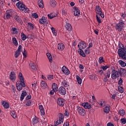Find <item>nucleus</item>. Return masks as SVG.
Wrapping results in <instances>:
<instances>
[{
	"label": "nucleus",
	"instance_id": "nucleus-55",
	"mask_svg": "<svg viewBox=\"0 0 126 126\" xmlns=\"http://www.w3.org/2000/svg\"><path fill=\"white\" fill-rule=\"evenodd\" d=\"M121 122L123 124V125H126V118H122L121 119Z\"/></svg>",
	"mask_w": 126,
	"mask_h": 126
},
{
	"label": "nucleus",
	"instance_id": "nucleus-38",
	"mask_svg": "<svg viewBox=\"0 0 126 126\" xmlns=\"http://www.w3.org/2000/svg\"><path fill=\"white\" fill-rule=\"evenodd\" d=\"M12 16V15H10V14H8L7 13H6L4 14V19H9V18H10Z\"/></svg>",
	"mask_w": 126,
	"mask_h": 126
},
{
	"label": "nucleus",
	"instance_id": "nucleus-20",
	"mask_svg": "<svg viewBox=\"0 0 126 126\" xmlns=\"http://www.w3.org/2000/svg\"><path fill=\"white\" fill-rule=\"evenodd\" d=\"M27 95V93L26 91H22V94L20 97V101H23L24 100V97Z\"/></svg>",
	"mask_w": 126,
	"mask_h": 126
},
{
	"label": "nucleus",
	"instance_id": "nucleus-59",
	"mask_svg": "<svg viewBox=\"0 0 126 126\" xmlns=\"http://www.w3.org/2000/svg\"><path fill=\"white\" fill-rule=\"evenodd\" d=\"M28 26H30V27H32V30L34 29V25H32V23H28Z\"/></svg>",
	"mask_w": 126,
	"mask_h": 126
},
{
	"label": "nucleus",
	"instance_id": "nucleus-56",
	"mask_svg": "<svg viewBox=\"0 0 126 126\" xmlns=\"http://www.w3.org/2000/svg\"><path fill=\"white\" fill-rule=\"evenodd\" d=\"M85 53L86 55H89V54H90V50L87 48L85 50Z\"/></svg>",
	"mask_w": 126,
	"mask_h": 126
},
{
	"label": "nucleus",
	"instance_id": "nucleus-40",
	"mask_svg": "<svg viewBox=\"0 0 126 126\" xmlns=\"http://www.w3.org/2000/svg\"><path fill=\"white\" fill-rule=\"evenodd\" d=\"M58 120H59V121H60L61 124H62V123L63 122V114H62V113L60 114V117H59V118H58Z\"/></svg>",
	"mask_w": 126,
	"mask_h": 126
},
{
	"label": "nucleus",
	"instance_id": "nucleus-47",
	"mask_svg": "<svg viewBox=\"0 0 126 126\" xmlns=\"http://www.w3.org/2000/svg\"><path fill=\"white\" fill-rule=\"evenodd\" d=\"M118 90H119V92H120L121 93H124V88H122V86H119Z\"/></svg>",
	"mask_w": 126,
	"mask_h": 126
},
{
	"label": "nucleus",
	"instance_id": "nucleus-18",
	"mask_svg": "<svg viewBox=\"0 0 126 126\" xmlns=\"http://www.w3.org/2000/svg\"><path fill=\"white\" fill-rule=\"evenodd\" d=\"M39 123V118H37L36 117H34L33 118H32V123L33 126H35V125H37Z\"/></svg>",
	"mask_w": 126,
	"mask_h": 126
},
{
	"label": "nucleus",
	"instance_id": "nucleus-49",
	"mask_svg": "<svg viewBox=\"0 0 126 126\" xmlns=\"http://www.w3.org/2000/svg\"><path fill=\"white\" fill-rule=\"evenodd\" d=\"M110 76H111V71H108L106 73V75L105 76L106 78H110Z\"/></svg>",
	"mask_w": 126,
	"mask_h": 126
},
{
	"label": "nucleus",
	"instance_id": "nucleus-21",
	"mask_svg": "<svg viewBox=\"0 0 126 126\" xmlns=\"http://www.w3.org/2000/svg\"><path fill=\"white\" fill-rule=\"evenodd\" d=\"M11 31H12V34L17 35L18 34V32L19 31V29L16 28H12Z\"/></svg>",
	"mask_w": 126,
	"mask_h": 126
},
{
	"label": "nucleus",
	"instance_id": "nucleus-57",
	"mask_svg": "<svg viewBox=\"0 0 126 126\" xmlns=\"http://www.w3.org/2000/svg\"><path fill=\"white\" fill-rule=\"evenodd\" d=\"M121 72L120 73H123V74H126V69L124 68H121Z\"/></svg>",
	"mask_w": 126,
	"mask_h": 126
},
{
	"label": "nucleus",
	"instance_id": "nucleus-42",
	"mask_svg": "<svg viewBox=\"0 0 126 126\" xmlns=\"http://www.w3.org/2000/svg\"><path fill=\"white\" fill-rule=\"evenodd\" d=\"M119 115H120V116H125V115L126 114V111H125V110H124V109H123L122 110H119Z\"/></svg>",
	"mask_w": 126,
	"mask_h": 126
},
{
	"label": "nucleus",
	"instance_id": "nucleus-25",
	"mask_svg": "<svg viewBox=\"0 0 126 126\" xmlns=\"http://www.w3.org/2000/svg\"><path fill=\"white\" fill-rule=\"evenodd\" d=\"M40 86L43 89H46V88L48 87V86H47V83H46L44 81H42L41 82Z\"/></svg>",
	"mask_w": 126,
	"mask_h": 126
},
{
	"label": "nucleus",
	"instance_id": "nucleus-1",
	"mask_svg": "<svg viewBox=\"0 0 126 126\" xmlns=\"http://www.w3.org/2000/svg\"><path fill=\"white\" fill-rule=\"evenodd\" d=\"M119 48H120L118 49V51L119 57L123 60H126V53L123 51L125 47V46H124V44L121 42H119Z\"/></svg>",
	"mask_w": 126,
	"mask_h": 126
},
{
	"label": "nucleus",
	"instance_id": "nucleus-32",
	"mask_svg": "<svg viewBox=\"0 0 126 126\" xmlns=\"http://www.w3.org/2000/svg\"><path fill=\"white\" fill-rule=\"evenodd\" d=\"M78 52L79 54L80 55V56H81L83 58H85V57H86L85 53H84V51H83V50H82V49H79Z\"/></svg>",
	"mask_w": 126,
	"mask_h": 126
},
{
	"label": "nucleus",
	"instance_id": "nucleus-26",
	"mask_svg": "<svg viewBox=\"0 0 126 126\" xmlns=\"http://www.w3.org/2000/svg\"><path fill=\"white\" fill-rule=\"evenodd\" d=\"M39 109L40 111L41 115L44 116V115H45V109H44V107H43V105H40L39 106Z\"/></svg>",
	"mask_w": 126,
	"mask_h": 126
},
{
	"label": "nucleus",
	"instance_id": "nucleus-35",
	"mask_svg": "<svg viewBox=\"0 0 126 126\" xmlns=\"http://www.w3.org/2000/svg\"><path fill=\"white\" fill-rule=\"evenodd\" d=\"M76 77L78 84H81L82 83V79L78 75L76 76Z\"/></svg>",
	"mask_w": 126,
	"mask_h": 126
},
{
	"label": "nucleus",
	"instance_id": "nucleus-13",
	"mask_svg": "<svg viewBox=\"0 0 126 126\" xmlns=\"http://www.w3.org/2000/svg\"><path fill=\"white\" fill-rule=\"evenodd\" d=\"M64 99H63L62 97H60L58 99L57 104L59 106H61V107H63L64 106Z\"/></svg>",
	"mask_w": 126,
	"mask_h": 126
},
{
	"label": "nucleus",
	"instance_id": "nucleus-10",
	"mask_svg": "<svg viewBox=\"0 0 126 126\" xmlns=\"http://www.w3.org/2000/svg\"><path fill=\"white\" fill-rule=\"evenodd\" d=\"M58 91L60 95H65V94H66V90L63 86L60 87L59 88Z\"/></svg>",
	"mask_w": 126,
	"mask_h": 126
},
{
	"label": "nucleus",
	"instance_id": "nucleus-44",
	"mask_svg": "<svg viewBox=\"0 0 126 126\" xmlns=\"http://www.w3.org/2000/svg\"><path fill=\"white\" fill-rule=\"evenodd\" d=\"M6 13H8V14H10L12 16V14H13V10L12 9L7 10Z\"/></svg>",
	"mask_w": 126,
	"mask_h": 126
},
{
	"label": "nucleus",
	"instance_id": "nucleus-29",
	"mask_svg": "<svg viewBox=\"0 0 126 126\" xmlns=\"http://www.w3.org/2000/svg\"><path fill=\"white\" fill-rule=\"evenodd\" d=\"M10 115L13 119H16L17 118V115H16V113L14 110H12L10 111Z\"/></svg>",
	"mask_w": 126,
	"mask_h": 126
},
{
	"label": "nucleus",
	"instance_id": "nucleus-3",
	"mask_svg": "<svg viewBox=\"0 0 126 126\" xmlns=\"http://www.w3.org/2000/svg\"><path fill=\"white\" fill-rule=\"evenodd\" d=\"M16 5L18 7V8H19V9H20V10H22V11H24V12H25V13H28L29 12V11H30V10H29V9L28 8H27V7H26L25 6V5L23 3V2H21V1H19L16 3Z\"/></svg>",
	"mask_w": 126,
	"mask_h": 126
},
{
	"label": "nucleus",
	"instance_id": "nucleus-34",
	"mask_svg": "<svg viewBox=\"0 0 126 126\" xmlns=\"http://www.w3.org/2000/svg\"><path fill=\"white\" fill-rule=\"evenodd\" d=\"M118 63L119 64H120V65L122 66V67H125V66H126V63L122 60H119Z\"/></svg>",
	"mask_w": 126,
	"mask_h": 126
},
{
	"label": "nucleus",
	"instance_id": "nucleus-28",
	"mask_svg": "<svg viewBox=\"0 0 126 126\" xmlns=\"http://www.w3.org/2000/svg\"><path fill=\"white\" fill-rule=\"evenodd\" d=\"M50 4L52 7H55L56 5H57V1L55 0H51Z\"/></svg>",
	"mask_w": 126,
	"mask_h": 126
},
{
	"label": "nucleus",
	"instance_id": "nucleus-5",
	"mask_svg": "<svg viewBox=\"0 0 126 126\" xmlns=\"http://www.w3.org/2000/svg\"><path fill=\"white\" fill-rule=\"evenodd\" d=\"M122 74V73L119 71H117V70L113 69L111 71V78L112 79H117L118 77H120V75Z\"/></svg>",
	"mask_w": 126,
	"mask_h": 126
},
{
	"label": "nucleus",
	"instance_id": "nucleus-62",
	"mask_svg": "<svg viewBox=\"0 0 126 126\" xmlns=\"http://www.w3.org/2000/svg\"><path fill=\"white\" fill-rule=\"evenodd\" d=\"M118 84L119 85H122V84H123V79H122V78H120V80L118 82Z\"/></svg>",
	"mask_w": 126,
	"mask_h": 126
},
{
	"label": "nucleus",
	"instance_id": "nucleus-52",
	"mask_svg": "<svg viewBox=\"0 0 126 126\" xmlns=\"http://www.w3.org/2000/svg\"><path fill=\"white\" fill-rule=\"evenodd\" d=\"M23 56L25 57V58H27V52L25 49H24V51H22Z\"/></svg>",
	"mask_w": 126,
	"mask_h": 126
},
{
	"label": "nucleus",
	"instance_id": "nucleus-23",
	"mask_svg": "<svg viewBox=\"0 0 126 126\" xmlns=\"http://www.w3.org/2000/svg\"><path fill=\"white\" fill-rule=\"evenodd\" d=\"M52 90H55L56 92L59 91V86H58L57 84L55 83L52 84Z\"/></svg>",
	"mask_w": 126,
	"mask_h": 126
},
{
	"label": "nucleus",
	"instance_id": "nucleus-60",
	"mask_svg": "<svg viewBox=\"0 0 126 126\" xmlns=\"http://www.w3.org/2000/svg\"><path fill=\"white\" fill-rule=\"evenodd\" d=\"M62 14L63 15H64V16H66L67 14V13H66V11H65V10L64 9H63L62 10Z\"/></svg>",
	"mask_w": 126,
	"mask_h": 126
},
{
	"label": "nucleus",
	"instance_id": "nucleus-30",
	"mask_svg": "<svg viewBox=\"0 0 126 126\" xmlns=\"http://www.w3.org/2000/svg\"><path fill=\"white\" fill-rule=\"evenodd\" d=\"M103 111L106 114H109V113H110V105H108L107 106H105L104 108Z\"/></svg>",
	"mask_w": 126,
	"mask_h": 126
},
{
	"label": "nucleus",
	"instance_id": "nucleus-54",
	"mask_svg": "<svg viewBox=\"0 0 126 126\" xmlns=\"http://www.w3.org/2000/svg\"><path fill=\"white\" fill-rule=\"evenodd\" d=\"M32 104V101L31 100H29L27 101L26 105V106H28V107H29L31 106Z\"/></svg>",
	"mask_w": 126,
	"mask_h": 126
},
{
	"label": "nucleus",
	"instance_id": "nucleus-24",
	"mask_svg": "<svg viewBox=\"0 0 126 126\" xmlns=\"http://www.w3.org/2000/svg\"><path fill=\"white\" fill-rule=\"evenodd\" d=\"M65 28L66 30H68V31H71V30H72V27H71V25L68 23L66 24Z\"/></svg>",
	"mask_w": 126,
	"mask_h": 126
},
{
	"label": "nucleus",
	"instance_id": "nucleus-6",
	"mask_svg": "<svg viewBox=\"0 0 126 126\" xmlns=\"http://www.w3.org/2000/svg\"><path fill=\"white\" fill-rule=\"evenodd\" d=\"M77 111L80 116H81L82 117L86 116V111H85L84 108L81 107H79L77 108Z\"/></svg>",
	"mask_w": 126,
	"mask_h": 126
},
{
	"label": "nucleus",
	"instance_id": "nucleus-46",
	"mask_svg": "<svg viewBox=\"0 0 126 126\" xmlns=\"http://www.w3.org/2000/svg\"><path fill=\"white\" fill-rule=\"evenodd\" d=\"M96 21H97L98 23L100 24L101 23L102 21H101V18L98 16V15H96Z\"/></svg>",
	"mask_w": 126,
	"mask_h": 126
},
{
	"label": "nucleus",
	"instance_id": "nucleus-12",
	"mask_svg": "<svg viewBox=\"0 0 126 126\" xmlns=\"http://www.w3.org/2000/svg\"><path fill=\"white\" fill-rule=\"evenodd\" d=\"M73 9L74 12V15L75 16H79V15H80V10H79L78 7L74 6L73 8Z\"/></svg>",
	"mask_w": 126,
	"mask_h": 126
},
{
	"label": "nucleus",
	"instance_id": "nucleus-2",
	"mask_svg": "<svg viewBox=\"0 0 126 126\" xmlns=\"http://www.w3.org/2000/svg\"><path fill=\"white\" fill-rule=\"evenodd\" d=\"M19 78L20 80L21 83H16V87L18 91H21L22 90V87H25V83H24V78L22 75V73L20 72L19 73Z\"/></svg>",
	"mask_w": 126,
	"mask_h": 126
},
{
	"label": "nucleus",
	"instance_id": "nucleus-43",
	"mask_svg": "<svg viewBox=\"0 0 126 126\" xmlns=\"http://www.w3.org/2000/svg\"><path fill=\"white\" fill-rule=\"evenodd\" d=\"M51 29L53 35L57 36V31H56L55 28L54 27H52Z\"/></svg>",
	"mask_w": 126,
	"mask_h": 126
},
{
	"label": "nucleus",
	"instance_id": "nucleus-9",
	"mask_svg": "<svg viewBox=\"0 0 126 126\" xmlns=\"http://www.w3.org/2000/svg\"><path fill=\"white\" fill-rule=\"evenodd\" d=\"M22 49V46L20 45L18 48V49L15 52L14 56L16 59H17L20 56L21 53V49Z\"/></svg>",
	"mask_w": 126,
	"mask_h": 126
},
{
	"label": "nucleus",
	"instance_id": "nucleus-41",
	"mask_svg": "<svg viewBox=\"0 0 126 126\" xmlns=\"http://www.w3.org/2000/svg\"><path fill=\"white\" fill-rule=\"evenodd\" d=\"M98 105L101 107H105L106 106V103L105 101H100L98 102Z\"/></svg>",
	"mask_w": 126,
	"mask_h": 126
},
{
	"label": "nucleus",
	"instance_id": "nucleus-11",
	"mask_svg": "<svg viewBox=\"0 0 126 126\" xmlns=\"http://www.w3.org/2000/svg\"><path fill=\"white\" fill-rule=\"evenodd\" d=\"M9 79L12 81V82H14L15 80L16 79V74L14 72H11L9 75Z\"/></svg>",
	"mask_w": 126,
	"mask_h": 126
},
{
	"label": "nucleus",
	"instance_id": "nucleus-17",
	"mask_svg": "<svg viewBox=\"0 0 126 126\" xmlns=\"http://www.w3.org/2000/svg\"><path fill=\"white\" fill-rule=\"evenodd\" d=\"M39 22L40 24H48V22L45 17H42V18L39 20Z\"/></svg>",
	"mask_w": 126,
	"mask_h": 126
},
{
	"label": "nucleus",
	"instance_id": "nucleus-22",
	"mask_svg": "<svg viewBox=\"0 0 126 126\" xmlns=\"http://www.w3.org/2000/svg\"><path fill=\"white\" fill-rule=\"evenodd\" d=\"M2 106L4 107V109H8L9 108V104L5 101H2Z\"/></svg>",
	"mask_w": 126,
	"mask_h": 126
},
{
	"label": "nucleus",
	"instance_id": "nucleus-51",
	"mask_svg": "<svg viewBox=\"0 0 126 126\" xmlns=\"http://www.w3.org/2000/svg\"><path fill=\"white\" fill-rule=\"evenodd\" d=\"M64 115L65 117H68L69 116V113L68 112V111L67 110H65Z\"/></svg>",
	"mask_w": 126,
	"mask_h": 126
},
{
	"label": "nucleus",
	"instance_id": "nucleus-48",
	"mask_svg": "<svg viewBox=\"0 0 126 126\" xmlns=\"http://www.w3.org/2000/svg\"><path fill=\"white\" fill-rule=\"evenodd\" d=\"M32 17L33 18H35V19H37V18H38V17H39V16H38V14L36 13H33L32 15Z\"/></svg>",
	"mask_w": 126,
	"mask_h": 126
},
{
	"label": "nucleus",
	"instance_id": "nucleus-53",
	"mask_svg": "<svg viewBox=\"0 0 126 126\" xmlns=\"http://www.w3.org/2000/svg\"><path fill=\"white\" fill-rule=\"evenodd\" d=\"M61 123V120H59L58 118L57 119V121L55 122V126H59V125H60Z\"/></svg>",
	"mask_w": 126,
	"mask_h": 126
},
{
	"label": "nucleus",
	"instance_id": "nucleus-63",
	"mask_svg": "<svg viewBox=\"0 0 126 126\" xmlns=\"http://www.w3.org/2000/svg\"><path fill=\"white\" fill-rule=\"evenodd\" d=\"M31 98H32L31 94H29L26 97V100H30Z\"/></svg>",
	"mask_w": 126,
	"mask_h": 126
},
{
	"label": "nucleus",
	"instance_id": "nucleus-37",
	"mask_svg": "<svg viewBox=\"0 0 126 126\" xmlns=\"http://www.w3.org/2000/svg\"><path fill=\"white\" fill-rule=\"evenodd\" d=\"M102 63H105V60H104V57L101 56L98 58V63L101 64Z\"/></svg>",
	"mask_w": 126,
	"mask_h": 126
},
{
	"label": "nucleus",
	"instance_id": "nucleus-45",
	"mask_svg": "<svg viewBox=\"0 0 126 126\" xmlns=\"http://www.w3.org/2000/svg\"><path fill=\"white\" fill-rule=\"evenodd\" d=\"M30 66L32 67V69H36V64L34 63H31Z\"/></svg>",
	"mask_w": 126,
	"mask_h": 126
},
{
	"label": "nucleus",
	"instance_id": "nucleus-50",
	"mask_svg": "<svg viewBox=\"0 0 126 126\" xmlns=\"http://www.w3.org/2000/svg\"><path fill=\"white\" fill-rule=\"evenodd\" d=\"M47 79L48 80H52V79H54V75H48Z\"/></svg>",
	"mask_w": 126,
	"mask_h": 126
},
{
	"label": "nucleus",
	"instance_id": "nucleus-27",
	"mask_svg": "<svg viewBox=\"0 0 126 126\" xmlns=\"http://www.w3.org/2000/svg\"><path fill=\"white\" fill-rule=\"evenodd\" d=\"M14 19L15 20H16V21L18 22V23H21V22H22V19H21V17H20L19 16H15Z\"/></svg>",
	"mask_w": 126,
	"mask_h": 126
},
{
	"label": "nucleus",
	"instance_id": "nucleus-7",
	"mask_svg": "<svg viewBox=\"0 0 126 126\" xmlns=\"http://www.w3.org/2000/svg\"><path fill=\"white\" fill-rule=\"evenodd\" d=\"M95 10L96 12V14H98L100 15L101 18H104L105 16L104 15V13L102 12V10L100 6H96L95 7Z\"/></svg>",
	"mask_w": 126,
	"mask_h": 126
},
{
	"label": "nucleus",
	"instance_id": "nucleus-61",
	"mask_svg": "<svg viewBox=\"0 0 126 126\" xmlns=\"http://www.w3.org/2000/svg\"><path fill=\"white\" fill-rule=\"evenodd\" d=\"M55 92H57V91H56L55 90H52L50 93H49V94L50 95H54V93H55Z\"/></svg>",
	"mask_w": 126,
	"mask_h": 126
},
{
	"label": "nucleus",
	"instance_id": "nucleus-19",
	"mask_svg": "<svg viewBox=\"0 0 126 126\" xmlns=\"http://www.w3.org/2000/svg\"><path fill=\"white\" fill-rule=\"evenodd\" d=\"M58 49L59 51H63L64 50V44L63 43H60L58 44Z\"/></svg>",
	"mask_w": 126,
	"mask_h": 126
},
{
	"label": "nucleus",
	"instance_id": "nucleus-8",
	"mask_svg": "<svg viewBox=\"0 0 126 126\" xmlns=\"http://www.w3.org/2000/svg\"><path fill=\"white\" fill-rule=\"evenodd\" d=\"M86 47H87V44L83 41H81L78 45L79 50H84Z\"/></svg>",
	"mask_w": 126,
	"mask_h": 126
},
{
	"label": "nucleus",
	"instance_id": "nucleus-36",
	"mask_svg": "<svg viewBox=\"0 0 126 126\" xmlns=\"http://www.w3.org/2000/svg\"><path fill=\"white\" fill-rule=\"evenodd\" d=\"M21 39L23 41H25V40H26V39H27V36H26V35H25V34H24V32H21Z\"/></svg>",
	"mask_w": 126,
	"mask_h": 126
},
{
	"label": "nucleus",
	"instance_id": "nucleus-58",
	"mask_svg": "<svg viewBox=\"0 0 126 126\" xmlns=\"http://www.w3.org/2000/svg\"><path fill=\"white\" fill-rule=\"evenodd\" d=\"M109 66H102L101 67V69H103V70H106L107 68H109Z\"/></svg>",
	"mask_w": 126,
	"mask_h": 126
},
{
	"label": "nucleus",
	"instance_id": "nucleus-15",
	"mask_svg": "<svg viewBox=\"0 0 126 126\" xmlns=\"http://www.w3.org/2000/svg\"><path fill=\"white\" fill-rule=\"evenodd\" d=\"M81 106H83V107L85 109H88L89 110L91 108V104L88 102L82 103L81 104Z\"/></svg>",
	"mask_w": 126,
	"mask_h": 126
},
{
	"label": "nucleus",
	"instance_id": "nucleus-14",
	"mask_svg": "<svg viewBox=\"0 0 126 126\" xmlns=\"http://www.w3.org/2000/svg\"><path fill=\"white\" fill-rule=\"evenodd\" d=\"M62 70L63 73H64L66 75H68L70 73L69 70L64 65L62 67Z\"/></svg>",
	"mask_w": 126,
	"mask_h": 126
},
{
	"label": "nucleus",
	"instance_id": "nucleus-16",
	"mask_svg": "<svg viewBox=\"0 0 126 126\" xmlns=\"http://www.w3.org/2000/svg\"><path fill=\"white\" fill-rule=\"evenodd\" d=\"M62 84L63 86L66 87L67 89H69V88H70V87L69 86V83L65 80L62 81Z\"/></svg>",
	"mask_w": 126,
	"mask_h": 126
},
{
	"label": "nucleus",
	"instance_id": "nucleus-4",
	"mask_svg": "<svg viewBox=\"0 0 126 126\" xmlns=\"http://www.w3.org/2000/svg\"><path fill=\"white\" fill-rule=\"evenodd\" d=\"M124 27H125V23L123 21H121L120 22L116 24L115 29L119 31V32H121V31L124 29Z\"/></svg>",
	"mask_w": 126,
	"mask_h": 126
},
{
	"label": "nucleus",
	"instance_id": "nucleus-64",
	"mask_svg": "<svg viewBox=\"0 0 126 126\" xmlns=\"http://www.w3.org/2000/svg\"><path fill=\"white\" fill-rule=\"evenodd\" d=\"M48 17L50 19H53V18H54V16H53V15H52V14H49L48 15Z\"/></svg>",
	"mask_w": 126,
	"mask_h": 126
},
{
	"label": "nucleus",
	"instance_id": "nucleus-39",
	"mask_svg": "<svg viewBox=\"0 0 126 126\" xmlns=\"http://www.w3.org/2000/svg\"><path fill=\"white\" fill-rule=\"evenodd\" d=\"M12 40V42H13L14 45H15V46H17V45H18V42L17 41V39H16V38L13 37Z\"/></svg>",
	"mask_w": 126,
	"mask_h": 126
},
{
	"label": "nucleus",
	"instance_id": "nucleus-31",
	"mask_svg": "<svg viewBox=\"0 0 126 126\" xmlns=\"http://www.w3.org/2000/svg\"><path fill=\"white\" fill-rule=\"evenodd\" d=\"M38 4L40 8H43V7H44V2L43 1V0H38Z\"/></svg>",
	"mask_w": 126,
	"mask_h": 126
},
{
	"label": "nucleus",
	"instance_id": "nucleus-33",
	"mask_svg": "<svg viewBox=\"0 0 126 126\" xmlns=\"http://www.w3.org/2000/svg\"><path fill=\"white\" fill-rule=\"evenodd\" d=\"M46 55L50 63H53V58L52 57V55L51 53H47Z\"/></svg>",
	"mask_w": 126,
	"mask_h": 126
}]
</instances>
